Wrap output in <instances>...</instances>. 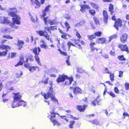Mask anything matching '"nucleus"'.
<instances>
[{
    "label": "nucleus",
    "instance_id": "f257e3e1",
    "mask_svg": "<svg viewBox=\"0 0 129 129\" xmlns=\"http://www.w3.org/2000/svg\"><path fill=\"white\" fill-rule=\"evenodd\" d=\"M8 13L9 15L13 17L12 18L13 22L15 23L16 24H20V17L17 14V11L16 8H10L8 9Z\"/></svg>",
    "mask_w": 129,
    "mask_h": 129
},
{
    "label": "nucleus",
    "instance_id": "f03ea898",
    "mask_svg": "<svg viewBox=\"0 0 129 129\" xmlns=\"http://www.w3.org/2000/svg\"><path fill=\"white\" fill-rule=\"evenodd\" d=\"M66 79L68 80L66 81L64 84L65 85H70L71 84L73 81V78L72 77H69L67 75L64 74L59 75L56 79V81L58 83H60L64 82Z\"/></svg>",
    "mask_w": 129,
    "mask_h": 129
},
{
    "label": "nucleus",
    "instance_id": "7ed1b4c3",
    "mask_svg": "<svg viewBox=\"0 0 129 129\" xmlns=\"http://www.w3.org/2000/svg\"><path fill=\"white\" fill-rule=\"evenodd\" d=\"M50 116L49 118L51 122H52L54 125L59 126L61 124L57 121L56 119V115H59V114L58 113L56 112L53 109V110L50 112Z\"/></svg>",
    "mask_w": 129,
    "mask_h": 129
},
{
    "label": "nucleus",
    "instance_id": "20e7f679",
    "mask_svg": "<svg viewBox=\"0 0 129 129\" xmlns=\"http://www.w3.org/2000/svg\"><path fill=\"white\" fill-rule=\"evenodd\" d=\"M10 46L4 44L0 45V56H5L9 50L11 49Z\"/></svg>",
    "mask_w": 129,
    "mask_h": 129
},
{
    "label": "nucleus",
    "instance_id": "39448f33",
    "mask_svg": "<svg viewBox=\"0 0 129 129\" xmlns=\"http://www.w3.org/2000/svg\"><path fill=\"white\" fill-rule=\"evenodd\" d=\"M33 53L35 54L34 57L35 59L38 64L40 65L41 63L40 60V58L38 56L41 50L39 47H36L31 49Z\"/></svg>",
    "mask_w": 129,
    "mask_h": 129
},
{
    "label": "nucleus",
    "instance_id": "423d86ee",
    "mask_svg": "<svg viewBox=\"0 0 129 129\" xmlns=\"http://www.w3.org/2000/svg\"><path fill=\"white\" fill-rule=\"evenodd\" d=\"M53 91H48L47 94L44 93L43 94H42V95L44 96L45 99L47 100L50 97L52 100L54 101H57V100L55 98V96L53 94Z\"/></svg>",
    "mask_w": 129,
    "mask_h": 129
},
{
    "label": "nucleus",
    "instance_id": "0eeeda50",
    "mask_svg": "<svg viewBox=\"0 0 129 129\" xmlns=\"http://www.w3.org/2000/svg\"><path fill=\"white\" fill-rule=\"evenodd\" d=\"M37 32L40 36H43L45 37L47 40H49L50 36L47 32H45L43 30H41L38 31Z\"/></svg>",
    "mask_w": 129,
    "mask_h": 129
},
{
    "label": "nucleus",
    "instance_id": "6e6552de",
    "mask_svg": "<svg viewBox=\"0 0 129 129\" xmlns=\"http://www.w3.org/2000/svg\"><path fill=\"white\" fill-rule=\"evenodd\" d=\"M71 40L73 42V43H72L71 46L76 47L80 49H82L81 45L79 44L78 42L80 41V40L72 39Z\"/></svg>",
    "mask_w": 129,
    "mask_h": 129
},
{
    "label": "nucleus",
    "instance_id": "1a4fd4ad",
    "mask_svg": "<svg viewBox=\"0 0 129 129\" xmlns=\"http://www.w3.org/2000/svg\"><path fill=\"white\" fill-rule=\"evenodd\" d=\"M70 89H73V93L75 95L81 94L82 93V91L81 89L78 87H70Z\"/></svg>",
    "mask_w": 129,
    "mask_h": 129
},
{
    "label": "nucleus",
    "instance_id": "9d476101",
    "mask_svg": "<svg viewBox=\"0 0 129 129\" xmlns=\"http://www.w3.org/2000/svg\"><path fill=\"white\" fill-rule=\"evenodd\" d=\"M103 22L104 24L106 25L108 23L109 19V15L107 11L104 10L103 11Z\"/></svg>",
    "mask_w": 129,
    "mask_h": 129
},
{
    "label": "nucleus",
    "instance_id": "9b49d317",
    "mask_svg": "<svg viewBox=\"0 0 129 129\" xmlns=\"http://www.w3.org/2000/svg\"><path fill=\"white\" fill-rule=\"evenodd\" d=\"M25 105V102L22 100H20L17 103H12L11 105L12 108H14L21 106H24Z\"/></svg>",
    "mask_w": 129,
    "mask_h": 129
},
{
    "label": "nucleus",
    "instance_id": "f8f14e48",
    "mask_svg": "<svg viewBox=\"0 0 129 129\" xmlns=\"http://www.w3.org/2000/svg\"><path fill=\"white\" fill-rule=\"evenodd\" d=\"M122 20L120 18H118L117 20L115 21L113 26L117 30H118L119 27H121L122 26Z\"/></svg>",
    "mask_w": 129,
    "mask_h": 129
},
{
    "label": "nucleus",
    "instance_id": "ddd939ff",
    "mask_svg": "<svg viewBox=\"0 0 129 129\" xmlns=\"http://www.w3.org/2000/svg\"><path fill=\"white\" fill-rule=\"evenodd\" d=\"M118 46L121 51H125L127 53H129L128 48L126 44H119L118 45Z\"/></svg>",
    "mask_w": 129,
    "mask_h": 129
},
{
    "label": "nucleus",
    "instance_id": "4468645a",
    "mask_svg": "<svg viewBox=\"0 0 129 129\" xmlns=\"http://www.w3.org/2000/svg\"><path fill=\"white\" fill-rule=\"evenodd\" d=\"M14 96H13V103H16L21 100L22 96L19 92L13 93Z\"/></svg>",
    "mask_w": 129,
    "mask_h": 129
},
{
    "label": "nucleus",
    "instance_id": "2eb2a0df",
    "mask_svg": "<svg viewBox=\"0 0 129 129\" xmlns=\"http://www.w3.org/2000/svg\"><path fill=\"white\" fill-rule=\"evenodd\" d=\"M128 35L125 33H123L120 38L121 42L122 43H125L127 42Z\"/></svg>",
    "mask_w": 129,
    "mask_h": 129
},
{
    "label": "nucleus",
    "instance_id": "dca6fc26",
    "mask_svg": "<svg viewBox=\"0 0 129 129\" xmlns=\"http://www.w3.org/2000/svg\"><path fill=\"white\" fill-rule=\"evenodd\" d=\"M99 96H97L96 99L92 101L91 104L94 106H95L96 104L98 105H101L102 102V99H99Z\"/></svg>",
    "mask_w": 129,
    "mask_h": 129
},
{
    "label": "nucleus",
    "instance_id": "f3484780",
    "mask_svg": "<svg viewBox=\"0 0 129 129\" xmlns=\"http://www.w3.org/2000/svg\"><path fill=\"white\" fill-rule=\"evenodd\" d=\"M0 23L2 24H9L10 21L8 19L7 17H0Z\"/></svg>",
    "mask_w": 129,
    "mask_h": 129
},
{
    "label": "nucleus",
    "instance_id": "a211bd4d",
    "mask_svg": "<svg viewBox=\"0 0 129 129\" xmlns=\"http://www.w3.org/2000/svg\"><path fill=\"white\" fill-rule=\"evenodd\" d=\"M87 105L84 104L82 106L77 105L76 107L77 109L80 112H84L87 107Z\"/></svg>",
    "mask_w": 129,
    "mask_h": 129
},
{
    "label": "nucleus",
    "instance_id": "6ab92c4d",
    "mask_svg": "<svg viewBox=\"0 0 129 129\" xmlns=\"http://www.w3.org/2000/svg\"><path fill=\"white\" fill-rule=\"evenodd\" d=\"M35 1L34 2V3L35 4V8L36 9H38L40 8L42 4H44L45 3L44 1L42 0H40V2L38 0H35Z\"/></svg>",
    "mask_w": 129,
    "mask_h": 129
},
{
    "label": "nucleus",
    "instance_id": "aec40b11",
    "mask_svg": "<svg viewBox=\"0 0 129 129\" xmlns=\"http://www.w3.org/2000/svg\"><path fill=\"white\" fill-rule=\"evenodd\" d=\"M24 55H21L19 57V60L18 62L15 65V66L17 67L19 65L22 66L23 64V63L24 62V59L25 57Z\"/></svg>",
    "mask_w": 129,
    "mask_h": 129
},
{
    "label": "nucleus",
    "instance_id": "412c9836",
    "mask_svg": "<svg viewBox=\"0 0 129 129\" xmlns=\"http://www.w3.org/2000/svg\"><path fill=\"white\" fill-rule=\"evenodd\" d=\"M58 30L59 33L62 34L61 36V38L65 40H67L68 38L67 37V36H68L69 35L66 33H64L63 31H62L59 28H58Z\"/></svg>",
    "mask_w": 129,
    "mask_h": 129
},
{
    "label": "nucleus",
    "instance_id": "4be33fe9",
    "mask_svg": "<svg viewBox=\"0 0 129 129\" xmlns=\"http://www.w3.org/2000/svg\"><path fill=\"white\" fill-rule=\"evenodd\" d=\"M106 41V39L105 38H99L96 40V42L98 44H103L105 43Z\"/></svg>",
    "mask_w": 129,
    "mask_h": 129
},
{
    "label": "nucleus",
    "instance_id": "5701e85b",
    "mask_svg": "<svg viewBox=\"0 0 129 129\" xmlns=\"http://www.w3.org/2000/svg\"><path fill=\"white\" fill-rule=\"evenodd\" d=\"M51 47H54L55 46L53 44H52L50 46H47L46 45V43L45 44H41L40 45V47L41 48L44 49L48 50L50 49L49 46Z\"/></svg>",
    "mask_w": 129,
    "mask_h": 129
},
{
    "label": "nucleus",
    "instance_id": "b1692460",
    "mask_svg": "<svg viewBox=\"0 0 129 129\" xmlns=\"http://www.w3.org/2000/svg\"><path fill=\"white\" fill-rule=\"evenodd\" d=\"M24 41L22 40H18L17 41V44H16L18 49H20L23 47V45L24 44Z\"/></svg>",
    "mask_w": 129,
    "mask_h": 129
},
{
    "label": "nucleus",
    "instance_id": "393cba45",
    "mask_svg": "<svg viewBox=\"0 0 129 129\" xmlns=\"http://www.w3.org/2000/svg\"><path fill=\"white\" fill-rule=\"evenodd\" d=\"M90 7L88 5H83L81 6L80 11L83 12H84L85 11V9H89Z\"/></svg>",
    "mask_w": 129,
    "mask_h": 129
},
{
    "label": "nucleus",
    "instance_id": "a878e982",
    "mask_svg": "<svg viewBox=\"0 0 129 129\" xmlns=\"http://www.w3.org/2000/svg\"><path fill=\"white\" fill-rule=\"evenodd\" d=\"M109 11L110 12V15H113L114 13V5L111 3L109 4L108 7Z\"/></svg>",
    "mask_w": 129,
    "mask_h": 129
},
{
    "label": "nucleus",
    "instance_id": "bb28decb",
    "mask_svg": "<svg viewBox=\"0 0 129 129\" xmlns=\"http://www.w3.org/2000/svg\"><path fill=\"white\" fill-rule=\"evenodd\" d=\"M93 19L95 24L96 25H100V21L98 18L94 16L93 17Z\"/></svg>",
    "mask_w": 129,
    "mask_h": 129
},
{
    "label": "nucleus",
    "instance_id": "cd10ccee",
    "mask_svg": "<svg viewBox=\"0 0 129 129\" xmlns=\"http://www.w3.org/2000/svg\"><path fill=\"white\" fill-rule=\"evenodd\" d=\"M37 69H39V68L36 66H30L28 70L30 72H33L36 71Z\"/></svg>",
    "mask_w": 129,
    "mask_h": 129
},
{
    "label": "nucleus",
    "instance_id": "c85d7f7f",
    "mask_svg": "<svg viewBox=\"0 0 129 129\" xmlns=\"http://www.w3.org/2000/svg\"><path fill=\"white\" fill-rule=\"evenodd\" d=\"M89 122L95 125H97L99 124V122L98 120L96 119H94L93 120H91L89 121Z\"/></svg>",
    "mask_w": 129,
    "mask_h": 129
},
{
    "label": "nucleus",
    "instance_id": "c756f323",
    "mask_svg": "<svg viewBox=\"0 0 129 129\" xmlns=\"http://www.w3.org/2000/svg\"><path fill=\"white\" fill-rule=\"evenodd\" d=\"M87 37L88 39L90 41H92L93 39L96 38L94 35L93 34L87 36Z\"/></svg>",
    "mask_w": 129,
    "mask_h": 129
},
{
    "label": "nucleus",
    "instance_id": "7c9ffc66",
    "mask_svg": "<svg viewBox=\"0 0 129 129\" xmlns=\"http://www.w3.org/2000/svg\"><path fill=\"white\" fill-rule=\"evenodd\" d=\"M64 24L66 28V31L67 32L69 30V29L71 28V27L69 23L67 21H65L64 23Z\"/></svg>",
    "mask_w": 129,
    "mask_h": 129
},
{
    "label": "nucleus",
    "instance_id": "2f4dec72",
    "mask_svg": "<svg viewBox=\"0 0 129 129\" xmlns=\"http://www.w3.org/2000/svg\"><path fill=\"white\" fill-rule=\"evenodd\" d=\"M117 58L120 61H125L126 59L124 57L123 55H120L118 56Z\"/></svg>",
    "mask_w": 129,
    "mask_h": 129
},
{
    "label": "nucleus",
    "instance_id": "473e14b6",
    "mask_svg": "<svg viewBox=\"0 0 129 129\" xmlns=\"http://www.w3.org/2000/svg\"><path fill=\"white\" fill-rule=\"evenodd\" d=\"M117 37V35L116 34H115L112 35L109 37V42H110L112 39H116Z\"/></svg>",
    "mask_w": 129,
    "mask_h": 129
},
{
    "label": "nucleus",
    "instance_id": "72a5a7b5",
    "mask_svg": "<svg viewBox=\"0 0 129 129\" xmlns=\"http://www.w3.org/2000/svg\"><path fill=\"white\" fill-rule=\"evenodd\" d=\"M90 4L92 7L94 9H97L98 8V6L93 2H90Z\"/></svg>",
    "mask_w": 129,
    "mask_h": 129
},
{
    "label": "nucleus",
    "instance_id": "f704fd0d",
    "mask_svg": "<svg viewBox=\"0 0 129 129\" xmlns=\"http://www.w3.org/2000/svg\"><path fill=\"white\" fill-rule=\"evenodd\" d=\"M75 121L74 120H71L70 122V124L69 125V128H73V125L74 124Z\"/></svg>",
    "mask_w": 129,
    "mask_h": 129
},
{
    "label": "nucleus",
    "instance_id": "c9c22d12",
    "mask_svg": "<svg viewBox=\"0 0 129 129\" xmlns=\"http://www.w3.org/2000/svg\"><path fill=\"white\" fill-rule=\"evenodd\" d=\"M48 80L49 78L48 77H46L44 80H42L41 82L42 83L46 85L48 83Z\"/></svg>",
    "mask_w": 129,
    "mask_h": 129
},
{
    "label": "nucleus",
    "instance_id": "e433bc0d",
    "mask_svg": "<svg viewBox=\"0 0 129 129\" xmlns=\"http://www.w3.org/2000/svg\"><path fill=\"white\" fill-rule=\"evenodd\" d=\"M89 13L91 15L94 16L95 14V11L93 9H91L89 10L88 11Z\"/></svg>",
    "mask_w": 129,
    "mask_h": 129
},
{
    "label": "nucleus",
    "instance_id": "4c0bfd02",
    "mask_svg": "<svg viewBox=\"0 0 129 129\" xmlns=\"http://www.w3.org/2000/svg\"><path fill=\"white\" fill-rule=\"evenodd\" d=\"M102 33L101 31H96L94 33V35L95 36L100 37L101 36Z\"/></svg>",
    "mask_w": 129,
    "mask_h": 129
},
{
    "label": "nucleus",
    "instance_id": "58836bf2",
    "mask_svg": "<svg viewBox=\"0 0 129 129\" xmlns=\"http://www.w3.org/2000/svg\"><path fill=\"white\" fill-rule=\"evenodd\" d=\"M53 82L52 81H49V84L50 86L49 87V90L48 91H53V88L52 87Z\"/></svg>",
    "mask_w": 129,
    "mask_h": 129
},
{
    "label": "nucleus",
    "instance_id": "ea45409f",
    "mask_svg": "<svg viewBox=\"0 0 129 129\" xmlns=\"http://www.w3.org/2000/svg\"><path fill=\"white\" fill-rule=\"evenodd\" d=\"M15 24H16V23L13 22H12L11 23H10L9 24V25L15 29H17L18 27L15 26Z\"/></svg>",
    "mask_w": 129,
    "mask_h": 129
},
{
    "label": "nucleus",
    "instance_id": "a19ab883",
    "mask_svg": "<svg viewBox=\"0 0 129 129\" xmlns=\"http://www.w3.org/2000/svg\"><path fill=\"white\" fill-rule=\"evenodd\" d=\"M44 31L45 32H47L46 31H48V32L51 33V31L50 30V26H46L44 27Z\"/></svg>",
    "mask_w": 129,
    "mask_h": 129
},
{
    "label": "nucleus",
    "instance_id": "79ce46f5",
    "mask_svg": "<svg viewBox=\"0 0 129 129\" xmlns=\"http://www.w3.org/2000/svg\"><path fill=\"white\" fill-rule=\"evenodd\" d=\"M17 54V53L15 52L12 53L11 54V56H8L7 57L8 59H9L10 58H14L15 57Z\"/></svg>",
    "mask_w": 129,
    "mask_h": 129
},
{
    "label": "nucleus",
    "instance_id": "37998d69",
    "mask_svg": "<svg viewBox=\"0 0 129 129\" xmlns=\"http://www.w3.org/2000/svg\"><path fill=\"white\" fill-rule=\"evenodd\" d=\"M109 77L111 81H113L114 79V73H110V74Z\"/></svg>",
    "mask_w": 129,
    "mask_h": 129
},
{
    "label": "nucleus",
    "instance_id": "c03bdc74",
    "mask_svg": "<svg viewBox=\"0 0 129 129\" xmlns=\"http://www.w3.org/2000/svg\"><path fill=\"white\" fill-rule=\"evenodd\" d=\"M58 50L60 54L63 55V56H67V52L61 51L60 49H58Z\"/></svg>",
    "mask_w": 129,
    "mask_h": 129
},
{
    "label": "nucleus",
    "instance_id": "a18cd8bd",
    "mask_svg": "<svg viewBox=\"0 0 129 129\" xmlns=\"http://www.w3.org/2000/svg\"><path fill=\"white\" fill-rule=\"evenodd\" d=\"M43 18L44 19L43 20L45 24L47 26L48 25V20H49L48 19V17H46Z\"/></svg>",
    "mask_w": 129,
    "mask_h": 129
},
{
    "label": "nucleus",
    "instance_id": "49530a36",
    "mask_svg": "<svg viewBox=\"0 0 129 129\" xmlns=\"http://www.w3.org/2000/svg\"><path fill=\"white\" fill-rule=\"evenodd\" d=\"M76 35L78 38V39L79 40V39L82 38V37L78 31H76Z\"/></svg>",
    "mask_w": 129,
    "mask_h": 129
},
{
    "label": "nucleus",
    "instance_id": "de8ad7c7",
    "mask_svg": "<svg viewBox=\"0 0 129 129\" xmlns=\"http://www.w3.org/2000/svg\"><path fill=\"white\" fill-rule=\"evenodd\" d=\"M3 37L9 39H13V37L9 35H4Z\"/></svg>",
    "mask_w": 129,
    "mask_h": 129
},
{
    "label": "nucleus",
    "instance_id": "09e8293b",
    "mask_svg": "<svg viewBox=\"0 0 129 129\" xmlns=\"http://www.w3.org/2000/svg\"><path fill=\"white\" fill-rule=\"evenodd\" d=\"M70 116V118L71 119H73L74 120H78L79 119V117H76L73 116L71 114H69Z\"/></svg>",
    "mask_w": 129,
    "mask_h": 129
},
{
    "label": "nucleus",
    "instance_id": "8fccbe9b",
    "mask_svg": "<svg viewBox=\"0 0 129 129\" xmlns=\"http://www.w3.org/2000/svg\"><path fill=\"white\" fill-rule=\"evenodd\" d=\"M126 90H129V83L126 82L124 84Z\"/></svg>",
    "mask_w": 129,
    "mask_h": 129
},
{
    "label": "nucleus",
    "instance_id": "3c124183",
    "mask_svg": "<svg viewBox=\"0 0 129 129\" xmlns=\"http://www.w3.org/2000/svg\"><path fill=\"white\" fill-rule=\"evenodd\" d=\"M47 12L45 11L44 10H43L42 11V12L43 14L41 16V18H42V17H44L46 15Z\"/></svg>",
    "mask_w": 129,
    "mask_h": 129
},
{
    "label": "nucleus",
    "instance_id": "603ef678",
    "mask_svg": "<svg viewBox=\"0 0 129 129\" xmlns=\"http://www.w3.org/2000/svg\"><path fill=\"white\" fill-rule=\"evenodd\" d=\"M23 74V73L21 72L20 73H17L16 74V76L17 78H19L22 76Z\"/></svg>",
    "mask_w": 129,
    "mask_h": 129
},
{
    "label": "nucleus",
    "instance_id": "864d4df0",
    "mask_svg": "<svg viewBox=\"0 0 129 129\" xmlns=\"http://www.w3.org/2000/svg\"><path fill=\"white\" fill-rule=\"evenodd\" d=\"M51 7L50 5H48L45 8L44 10L46 12H48L49 11V8Z\"/></svg>",
    "mask_w": 129,
    "mask_h": 129
},
{
    "label": "nucleus",
    "instance_id": "5fc2aeb1",
    "mask_svg": "<svg viewBox=\"0 0 129 129\" xmlns=\"http://www.w3.org/2000/svg\"><path fill=\"white\" fill-rule=\"evenodd\" d=\"M108 93L113 98L115 97V95L114 93L112 92V91H110L109 92H108Z\"/></svg>",
    "mask_w": 129,
    "mask_h": 129
},
{
    "label": "nucleus",
    "instance_id": "6e6d98bb",
    "mask_svg": "<svg viewBox=\"0 0 129 129\" xmlns=\"http://www.w3.org/2000/svg\"><path fill=\"white\" fill-rule=\"evenodd\" d=\"M64 18L70 20L71 19V17L69 14H67L66 15Z\"/></svg>",
    "mask_w": 129,
    "mask_h": 129
},
{
    "label": "nucleus",
    "instance_id": "4d7b16f0",
    "mask_svg": "<svg viewBox=\"0 0 129 129\" xmlns=\"http://www.w3.org/2000/svg\"><path fill=\"white\" fill-rule=\"evenodd\" d=\"M29 65V64L28 63H25L24 64V67L27 69H28L30 67Z\"/></svg>",
    "mask_w": 129,
    "mask_h": 129
},
{
    "label": "nucleus",
    "instance_id": "13d9d810",
    "mask_svg": "<svg viewBox=\"0 0 129 129\" xmlns=\"http://www.w3.org/2000/svg\"><path fill=\"white\" fill-rule=\"evenodd\" d=\"M56 26H50V31H51V30H56Z\"/></svg>",
    "mask_w": 129,
    "mask_h": 129
},
{
    "label": "nucleus",
    "instance_id": "bf43d9fd",
    "mask_svg": "<svg viewBox=\"0 0 129 129\" xmlns=\"http://www.w3.org/2000/svg\"><path fill=\"white\" fill-rule=\"evenodd\" d=\"M53 23L54 24V25H55L58 23V20L56 18H55L53 20Z\"/></svg>",
    "mask_w": 129,
    "mask_h": 129
},
{
    "label": "nucleus",
    "instance_id": "052dcab7",
    "mask_svg": "<svg viewBox=\"0 0 129 129\" xmlns=\"http://www.w3.org/2000/svg\"><path fill=\"white\" fill-rule=\"evenodd\" d=\"M105 72L104 73V74H107L108 73V74H110V72L109 71V69L107 67H106L105 69Z\"/></svg>",
    "mask_w": 129,
    "mask_h": 129
},
{
    "label": "nucleus",
    "instance_id": "680f3d73",
    "mask_svg": "<svg viewBox=\"0 0 129 129\" xmlns=\"http://www.w3.org/2000/svg\"><path fill=\"white\" fill-rule=\"evenodd\" d=\"M28 58L29 60L30 61H34V58L32 55H31L29 56Z\"/></svg>",
    "mask_w": 129,
    "mask_h": 129
},
{
    "label": "nucleus",
    "instance_id": "e2e57ef3",
    "mask_svg": "<svg viewBox=\"0 0 129 129\" xmlns=\"http://www.w3.org/2000/svg\"><path fill=\"white\" fill-rule=\"evenodd\" d=\"M95 88V87L93 86H91L90 88V91H92L93 93H94L95 92V91L94 89Z\"/></svg>",
    "mask_w": 129,
    "mask_h": 129
},
{
    "label": "nucleus",
    "instance_id": "0e129e2a",
    "mask_svg": "<svg viewBox=\"0 0 129 129\" xmlns=\"http://www.w3.org/2000/svg\"><path fill=\"white\" fill-rule=\"evenodd\" d=\"M123 115L124 117H122L123 119H125L126 117L128 116L129 117V114L126 113L125 112H124L123 113Z\"/></svg>",
    "mask_w": 129,
    "mask_h": 129
},
{
    "label": "nucleus",
    "instance_id": "69168bd1",
    "mask_svg": "<svg viewBox=\"0 0 129 129\" xmlns=\"http://www.w3.org/2000/svg\"><path fill=\"white\" fill-rule=\"evenodd\" d=\"M123 72L121 71H119V75L118 76L119 77H123Z\"/></svg>",
    "mask_w": 129,
    "mask_h": 129
},
{
    "label": "nucleus",
    "instance_id": "338daca9",
    "mask_svg": "<svg viewBox=\"0 0 129 129\" xmlns=\"http://www.w3.org/2000/svg\"><path fill=\"white\" fill-rule=\"evenodd\" d=\"M60 38H56L55 40V41L57 43V45H60Z\"/></svg>",
    "mask_w": 129,
    "mask_h": 129
},
{
    "label": "nucleus",
    "instance_id": "774afa93",
    "mask_svg": "<svg viewBox=\"0 0 129 129\" xmlns=\"http://www.w3.org/2000/svg\"><path fill=\"white\" fill-rule=\"evenodd\" d=\"M48 23L50 25H54V24L53 23L52 20H48Z\"/></svg>",
    "mask_w": 129,
    "mask_h": 129
}]
</instances>
